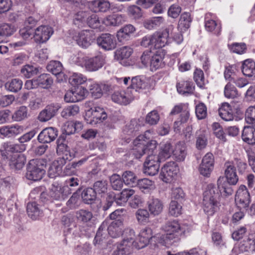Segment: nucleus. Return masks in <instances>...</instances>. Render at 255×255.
<instances>
[{
  "label": "nucleus",
  "mask_w": 255,
  "mask_h": 255,
  "mask_svg": "<svg viewBox=\"0 0 255 255\" xmlns=\"http://www.w3.org/2000/svg\"><path fill=\"white\" fill-rule=\"evenodd\" d=\"M69 83L74 86L81 85L87 81V78L81 73H73L69 79Z\"/></svg>",
  "instance_id": "nucleus-58"
},
{
  "label": "nucleus",
  "mask_w": 255,
  "mask_h": 255,
  "mask_svg": "<svg viewBox=\"0 0 255 255\" xmlns=\"http://www.w3.org/2000/svg\"><path fill=\"white\" fill-rule=\"evenodd\" d=\"M136 185L139 189L144 193H148L155 188L154 182L146 178L138 180Z\"/></svg>",
  "instance_id": "nucleus-36"
},
{
  "label": "nucleus",
  "mask_w": 255,
  "mask_h": 255,
  "mask_svg": "<svg viewBox=\"0 0 255 255\" xmlns=\"http://www.w3.org/2000/svg\"><path fill=\"white\" fill-rule=\"evenodd\" d=\"M46 165V160L42 159L30 160L27 167L26 178L33 181L40 180L45 173Z\"/></svg>",
  "instance_id": "nucleus-8"
},
{
  "label": "nucleus",
  "mask_w": 255,
  "mask_h": 255,
  "mask_svg": "<svg viewBox=\"0 0 255 255\" xmlns=\"http://www.w3.org/2000/svg\"><path fill=\"white\" fill-rule=\"evenodd\" d=\"M111 98L112 101L115 103L123 105H127L129 104L132 99L129 93L124 90L114 92L112 95Z\"/></svg>",
  "instance_id": "nucleus-23"
},
{
  "label": "nucleus",
  "mask_w": 255,
  "mask_h": 255,
  "mask_svg": "<svg viewBox=\"0 0 255 255\" xmlns=\"http://www.w3.org/2000/svg\"><path fill=\"white\" fill-rule=\"evenodd\" d=\"M205 27L207 31L217 36L221 34L222 27L221 22L211 19L207 15L205 17Z\"/></svg>",
  "instance_id": "nucleus-25"
},
{
  "label": "nucleus",
  "mask_w": 255,
  "mask_h": 255,
  "mask_svg": "<svg viewBox=\"0 0 255 255\" xmlns=\"http://www.w3.org/2000/svg\"><path fill=\"white\" fill-rule=\"evenodd\" d=\"M237 69L236 65H231L226 66L224 72V75L226 80L228 81V82L231 83L237 76Z\"/></svg>",
  "instance_id": "nucleus-56"
},
{
  "label": "nucleus",
  "mask_w": 255,
  "mask_h": 255,
  "mask_svg": "<svg viewBox=\"0 0 255 255\" xmlns=\"http://www.w3.org/2000/svg\"><path fill=\"white\" fill-rule=\"evenodd\" d=\"M151 130H147L143 134L138 135L133 141V154L136 158H140L144 154L154 155L157 143L156 140H150L152 137Z\"/></svg>",
  "instance_id": "nucleus-4"
},
{
  "label": "nucleus",
  "mask_w": 255,
  "mask_h": 255,
  "mask_svg": "<svg viewBox=\"0 0 255 255\" xmlns=\"http://www.w3.org/2000/svg\"><path fill=\"white\" fill-rule=\"evenodd\" d=\"M79 112V107L76 105H72L65 107L62 110L61 115L65 119H68L71 116H74Z\"/></svg>",
  "instance_id": "nucleus-55"
},
{
  "label": "nucleus",
  "mask_w": 255,
  "mask_h": 255,
  "mask_svg": "<svg viewBox=\"0 0 255 255\" xmlns=\"http://www.w3.org/2000/svg\"><path fill=\"white\" fill-rule=\"evenodd\" d=\"M24 127L18 124L4 126L0 128V134L6 137H11L21 133Z\"/></svg>",
  "instance_id": "nucleus-22"
},
{
  "label": "nucleus",
  "mask_w": 255,
  "mask_h": 255,
  "mask_svg": "<svg viewBox=\"0 0 255 255\" xmlns=\"http://www.w3.org/2000/svg\"><path fill=\"white\" fill-rule=\"evenodd\" d=\"M123 237L122 241L117 244V248L114 251L113 255H126L130 253L132 247L137 249V243L135 242V232L130 228L126 229L122 234Z\"/></svg>",
  "instance_id": "nucleus-6"
},
{
  "label": "nucleus",
  "mask_w": 255,
  "mask_h": 255,
  "mask_svg": "<svg viewBox=\"0 0 255 255\" xmlns=\"http://www.w3.org/2000/svg\"><path fill=\"white\" fill-rule=\"evenodd\" d=\"M85 115L84 119L87 124L95 125L103 122L107 118V114L103 108L95 105L93 101L85 103Z\"/></svg>",
  "instance_id": "nucleus-7"
},
{
  "label": "nucleus",
  "mask_w": 255,
  "mask_h": 255,
  "mask_svg": "<svg viewBox=\"0 0 255 255\" xmlns=\"http://www.w3.org/2000/svg\"><path fill=\"white\" fill-rule=\"evenodd\" d=\"M87 57L81 52H79L71 56L70 60L72 63L84 67Z\"/></svg>",
  "instance_id": "nucleus-59"
},
{
  "label": "nucleus",
  "mask_w": 255,
  "mask_h": 255,
  "mask_svg": "<svg viewBox=\"0 0 255 255\" xmlns=\"http://www.w3.org/2000/svg\"><path fill=\"white\" fill-rule=\"evenodd\" d=\"M112 188L115 190H120L123 186V181L121 176L117 174H114L110 178Z\"/></svg>",
  "instance_id": "nucleus-60"
},
{
  "label": "nucleus",
  "mask_w": 255,
  "mask_h": 255,
  "mask_svg": "<svg viewBox=\"0 0 255 255\" xmlns=\"http://www.w3.org/2000/svg\"><path fill=\"white\" fill-rule=\"evenodd\" d=\"M98 44L103 49L111 50L117 46V41L114 35L106 33L101 34L97 39Z\"/></svg>",
  "instance_id": "nucleus-14"
},
{
  "label": "nucleus",
  "mask_w": 255,
  "mask_h": 255,
  "mask_svg": "<svg viewBox=\"0 0 255 255\" xmlns=\"http://www.w3.org/2000/svg\"><path fill=\"white\" fill-rule=\"evenodd\" d=\"M53 32L51 27L41 25L34 30V37L37 42L43 43L49 39Z\"/></svg>",
  "instance_id": "nucleus-19"
},
{
  "label": "nucleus",
  "mask_w": 255,
  "mask_h": 255,
  "mask_svg": "<svg viewBox=\"0 0 255 255\" xmlns=\"http://www.w3.org/2000/svg\"><path fill=\"white\" fill-rule=\"evenodd\" d=\"M135 31V27L131 24H127L121 28L117 33V37L119 42L128 40L130 35Z\"/></svg>",
  "instance_id": "nucleus-30"
},
{
  "label": "nucleus",
  "mask_w": 255,
  "mask_h": 255,
  "mask_svg": "<svg viewBox=\"0 0 255 255\" xmlns=\"http://www.w3.org/2000/svg\"><path fill=\"white\" fill-rule=\"evenodd\" d=\"M176 87L178 93L183 95L192 94L195 90L194 84L189 79L179 80Z\"/></svg>",
  "instance_id": "nucleus-21"
},
{
  "label": "nucleus",
  "mask_w": 255,
  "mask_h": 255,
  "mask_svg": "<svg viewBox=\"0 0 255 255\" xmlns=\"http://www.w3.org/2000/svg\"><path fill=\"white\" fill-rule=\"evenodd\" d=\"M40 69L41 68L27 64L22 67L21 73L25 77L29 78L39 73Z\"/></svg>",
  "instance_id": "nucleus-52"
},
{
  "label": "nucleus",
  "mask_w": 255,
  "mask_h": 255,
  "mask_svg": "<svg viewBox=\"0 0 255 255\" xmlns=\"http://www.w3.org/2000/svg\"><path fill=\"white\" fill-rule=\"evenodd\" d=\"M172 153V145L169 142H166L161 146L160 150L157 156L160 162L165 161L171 156Z\"/></svg>",
  "instance_id": "nucleus-40"
},
{
  "label": "nucleus",
  "mask_w": 255,
  "mask_h": 255,
  "mask_svg": "<svg viewBox=\"0 0 255 255\" xmlns=\"http://www.w3.org/2000/svg\"><path fill=\"white\" fill-rule=\"evenodd\" d=\"M28 117V109L22 106L19 107L12 114L11 118L13 121L21 122Z\"/></svg>",
  "instance_id": "nucleus-45"
},
{
  "label": "nucleus",
  "mask_w": 255,
  "mask_h": 255,
  "mask_svg": "<svg viewBox=\"0 0 255 255\" xmlns=\"http://www.w3.org/2000/svg\"><path fill=\"white\" fill-rule=\"evenodd\" d=\"M243 74L249 77H255V61L251 59L244 60L242 63Z\"/></svg>",
  "instance_id": "nucleus-35"
},
{
  "label": "nucleus",
  "mask_w": 255,
  "mask_h": 255,
  "mask_svg": "<svg viewBox=\"0 0 255 255\" xmlns=\"http://www.w3.org/2000/svg\"><path fill=\"white\" fill-rule=\"evenodd\" d=\"M239 249L242 252H250L255 250V233H251L248 238L240 243Z\"/></svg>",
  "instance_id": "nucleus-31"
},
{
  "label": "nucleus",
  "mask_w": 255,
  "mask_h": 255,
  "mask_svg": "<svg viewBox=\"0 0 255 255\" xmlns=\"http://www.w3.org/2000/svg\"><path fill=\"white\" fill-rule=\"evenodd\" d=\"M169 31L164 30L161 32H156L152 35L153 48L156 49H162L168 43Z\"/></svg>",
  "instance_id": "nucleus-18"
},
{
  "label": "nucleus",
  "mask_w": 255,
  "mask_h": 255,
  "mask_svg": "<svg viewBox=\"0 0 255 255\" xmlns=\"http://www.w3.org/2000/svg\"><path fill=\"white\" fill-rule=\"evenodd\" d=\"M27 213L32 220H36L42 213L35 202L28 203L27 205Z\"/></svg>",
  "instance_id": "nucleus-41"
},
{
  "label": "nucleus",
  "mask_w": 255,
  "mask_h": 255,
  "mask_svg": "<svg viewBox=\"0 0 255 255\" xmlns=\"http://www.w3.org/2000/svg\"><path fill=\"white\" fill-rule=\"evenodd\" d=\"M160 162L156 155H149L143 164V173L149 176L156 175L159 171Z\"/></svg>",
  "instance_id": "nucleus-13"
},
{
  "label": "nucleus",
  "mask_w": 255,
  "mask_h": 255,
  "mask_svg": "<svg viewBox=\"0 0 255 255\" xmlns=\"http://www.w3.org/2000/svg\"><path fill=\"white\" fill-rule=\"evenodd\" d=\"M88 83H87L88 86ZM89 92L92 98L95 99L101 98L103 95V91L101 86L96 83H91L88 86Z\"/></svg>",
  "instance_id": "nucleus-54"
},
{
  "label": "nucleus",
  "mask_w": 255,
  "mask_h": 255,
  "mask_svg": "<svg viewBox=\"0 0 255 255\" xmlns=\"http://www.w3.org/2000/svg\"><path fill=\"white\" fill-rule=\"evenodd\" d=\"M87 5L94 12H106L111 7L109 1H88Z\"/></svg>",
  "instance_id": "nucleus-32"
},
{
  "label": "nucleus",
  "mask_w": 255,
  "mask_h": 255,
  "mask_svg": "<svg viewBox=\"0 0 255 255\" xmlns=\"http://www.w3.org/2000/svg\"><path fill=\"white\" fill-rule=\"evenodd\" d=\"M123 223L120 219L113 221L108 228L109 235L113 238L120 237L123 233Z\"/></svg>",
  "instance_id": "nucleus-28"
},
{
  "label": "nucleus",
  "mask_w": 255,
  "mask_h": 255,
  "mask_svg": "<svg viewBox=\"0 0 255 255\" xmlns=\"http://www.w3.org/2000/svg\"><path fill=\"white\" fill-rule=\"evenodd\" d=\"M224 166L226 180L224 177L220 176L218 179L217 185L221 192L223 191L226 195H230L233 193V190L230 186L236 185L239 181V177L233 161H227Z\"/></svg>",
  "instance_id": "nucleus-5"
},
{
  "label": "nucleus",
  "mask_w": 255,
  "mask_h": 255,
  "mask_svg": "<svg viewBox=\"0 0 255 255\" xmlns=\"http://www.w3.org/2000/svg\"><path fill=\"white\" fill-rule=\"evenodd\" d=\"M135 217L139 224L145 225L149 221V214L146 209H138L135 213Z\"/></svg>",
  "instance_id": "nucleus-53"
},
{
  "label": "nucleus",
  "mask_w": 255,
  "mask_h": 255,
  "mask_svg": "<svg viewBox=\"0 0 255 255\" xmlns=\"http://www.w3.org/2000/svg\"><path fill=\"white\" fill-rule=\"evenodd\" d=\"M245 120L248 124L255 126V106H250L246 110Z\"/></svg>",
  "instance_id": "nucleus-64"
},
{
  "label": "nucleus",
  "mask_w": 255,
  "mask_h": 255,
  "mask_svg": "<svg viewBox=\"0 0 255 255\" xmlns=\"http://www.w3.org/2000/svg\"><path fill=\"white\" fill-rule=\"evenodd\" d=\"M38 87L48 89L53 83V79L50 74H42L36 78Z\"/></svg>",
  "instance_id": "nucleus-42"
},
{
  "label": "nucleus",
  "mask_w": 255,
  "mask_h": 255,
  "mask_svg": "<svg viewBox=\"0 0 255 255\" xmlns=\"http://www.w3.org/2000/svg\"><path fill=\"white\" fill-rule=\"evenodd\" d=\"M47 70L55 75L60 76L63 74L62 73L63 66L62 63L58 61H51L47 65Z\"/></svg>",
  "instance_id": "nucleus-46"
},
{
  "label": "nucleus",
  "mask_w": 255,
  "mask_h": 255,
  "mask_svg": "<svg viewBox=\"0 0 255 255\" xmlns=\"http://www.w3.org/2000/svg\"><path fill=\"white\" fill-rule=\"evenodd\" d=\"M224 192H221L213 184H209L203 193L202 208L208 216H213L220 209L221 195Z\"/></svg>",
  "instance_id": "nucleus-2"
},
{
  "label": "nucleus",
  "mask_w": 255,
  "mask_h": 255,
  "mask_svg": "<svg viewBox=\"0 0 255 255\" xmlns=\"http://www.w3.org/2000/svg\"><path fill=\"white\" fill-rule=\"evenodd\" d=\"M163 204L158 199L153 198L148 202V207L151 214L158 215L163 210Z\"/></svg>",
  "instance_id": "nucleus-38"
},
{
  "label": "nucleus",
  "mask_w": 255,
  "mask_h": 255,
  "mask_svg": "<svg viewBox=\"0 0 255 255\" xmlns=\"http://www.w3.org/2000/svg\"><path fill=\"white\" fill-rule=\"evenodd\" d=\"M23 85L22 81L19 79H13L5 84V88L12 92H17L19 91Z\"/></svg>",
  "instance_id": "nucleus-50"
},
{
  "label": "nucleus",
  "mask_w": 255,
  "mask_h": 255,
  "mask_svg": "<svg viewBox=\"0 0 255 255\" xmlns=\"http://www.w3.org/2000/svg\"><path fill=\"white\" fill-rule=\"evenodd\" d=\"M152 238V232L151 228L145 227L142 229L138 235L139 243H137V249H142L146 246Z\"/></svg>",
  "instance_id": "nucleus-27"
},
{
  "label": "nucleus",
  "mask_w": 255,
  "mask_h": 255,
  "mask_svg": "<svg viewBox=\"0 0 255 255\" xmlns=\"http://www.w3.org/2000/svg\"><path fill=\"white\" fill-rule=\"evenodd\" d=\"M179 172V168L175 162H167L161 168L159 177L163 182L171 183L176 179Z\"/></svg>",
  "instance_id": "nucleus-9"
},
{
  "label": "nucleus",
  "mask_w": 255,
  "mask_h": 255,
  "mask_svg": "<svg viewBox=\"0 0 255 255\" xmlns=\"http://www.w3.org/2000/svg\"><path fill=\"white\" fill-rule=\"evenodd\" d=\"M173 157L176 161L181 162L185 160L187 155L186 147L185 144L179 142L172 150Z\"/></svg>",
  "instance_id": "nucleus-34"
},
{
  "label": "nucleus",
  "mask_w": 255,
  "mask_h": 255,
  "mask_svg": "<svg viewBox=\"0 0 255 255\" xmlns=\"http://www.w3.org/2000/svg\"><path fill=\"white\" fill-rule=\"evenodd\" d=\"M215 159L211 152L206 153L202 158L198 170L201 175L205 177H209L214 167Z\"/></svg>",
  "instance_id": "nucleus-10"
},
{
  "label": "nucleus",
  "mask_w": 255,
  "mask_h": 255,
  "mask_svg": "<svg viewBox=\"0 0 255 255\" xmlns=\"http://www.w3.org/2000/svg\"><path fill=\"white\" fill-rule=\"evenodd\" d=\"M182 206L178 201L172 200L169 206V213L173 216L178 217L182 214Z\"/></svg>",
  "instance_id": "nucleus-61"
},
{
  "label": "nucleus",
  "mask_w": 255,
  "mask_h": 255,
  "mask_svg": "<svg viewBox=\"0 0 255 255\" xmlns=\"http://www.w3.org/2000/svg\"><path fill=\"white\" fill-rule=\"evenodd\" d=\"M192 21L190 13L184 12L180 16L178 24V29L181 32H185L190 26Z\"/></svg>",
  "instance_id": "nucleus-37"
},
{
  "label": "nucleus",
  "mask_w": 255,
  "mask_h": 255,
  "mask_svg": "<svg viewBox=\"0 0 255 255\" xmlns=\"http://www.w3.org/2000/svg\"><path fill=\"white\" fill-rule=\"evenodd\" d=\"M140 125L137 124L135 120H132L127 124L123 129V132L125 134L132 136L135 132L139 130Z\"/></svg>",
  "instance_id": "nucleus-48"
},
{
  "label": "nucleus",
  "mask_w": 255,
  "mask_h": 255,
  "mask_svg": "<svg viewBox=\"0 0 255 255\" xmlns=\"http://www.w3.org/2000/svg\"><path fill=\"white\" fill-rule=\"evenodd\" d=\"M122 180L126 185L133 186L136 183V176L133 172L126 171L123 174Z\"/></svg>",
  "instance_id": "nucleus-63"
},
{
  "label": "nucleus",
  "mask_w": 255,
  "mask_h": 255,
  "mask_svg": "<svg viewBox=\"0 0 255 255\" xmlns=\"http://www.w3.org/2000/svg\"><path fill=\"white\" fill-rule=\"evenodd\" d=\"M166 54V51L163 49L158 50L152 54L150 62V69L152 71L162 68L165 64L163 60Z\"/></svg>",
  "instance_id": "nucleus-15"
},
{
  "label": "nucleus",
  "mask_w": 255,
  "mask_h": 255,
  "mask_svg": "<svg viewBox=\"0 0 255 255\" xmlns=\"http://www.w3.org/2000/svg\"><path fill=\"white\" fill-rule=\"evenodd\" d=\"M83 202L86 204H91L96 198L95 190L92 188L85 189L81 194Z\"/></svg>",
  "instance_id": "nucleus-47"
},
{
  "label": "nucleus",
  "mask_w": 255,
  "mask_h": 255,
  "mask_svg": "<svg viewBox=\"0 0 255 255\" xmlns=\"http://www.w3.org/2000/svg\"><path fill=\"white\" fill-rule=\"evenodd\" d=\"M193 79L199 88L204 89L205 88L204 74L201 69L195 68L193 73Z\"/></svg>",
  "instance_id": "nucleus-49"
},
{
  "label": "nucleus",
  "mask_w": 255,
  "mask_h": 255,
  "mask_svg": "<svg viewBox=\"0 0 255 255\" xmlns=\"http://www.w3.org/2000/svg\"><path fill=\"white\" fill-rule=\"evenodd\" d=\"M166 234L162 235L160 238V243L167 246L169 242L175 239H179L182 236H185L191 231L190 226L180 224L177 220L167 221L163 227Z\"/></svg>",
  "instance_id": "nucleus-3"
},
{
  "label": "nucleus",
  "mask_w": 255,
  "mask_h": 255,
  "mask_svg": "<svg viewBox=\"0 0 255 255\" xmlns=\"http://www.w3.org/2000/svg\"><path fill=\"white\" fill-rule=\"evenodd\" d=\"M220 117L224 121H231L234 120V113L231 105L227 103H223L218 110Z\"/></svg>",
  "instance_id": "nucleus-29"
},
{
  "label": "nucleus",
  "mask_w": 255,
  "mask_h": 255,
  "mask_svg": "<svg viewBox=\"0 0 255 255\" xmlns=\"http://www.w3.org/2000/svg\"><path fill=\"white\" fill-rule=\"evenodd\" d=\"M77 44L83 48H87L95 39L93 30H83L76 34L73 37Z\"/></svg>",
  "instance_id": "nucleus-12"
},
{
  "label": "nucleus",
  "mask_w": 255,
  "mask_h": 255,
  "mask_svg": "<svg viewBox=\"0 0 255 255\" xmlns=\"http://www.w3.org/2000/svg\"><path fill=\"white\" fill-rule=\"evenodd\" d=\"M250 195L247 187L241 185L236 192L235 202L237 207L240 209H246L250 203Z\"/></svg>",
  "instance_id": "nucleus-11"
},
{
  "label": "nucleus",
  "mask_w": 255,
  "mask_h": 255,
  "mask_svg": "<svg viewBox=\"0 0 255 255\" xmlns=\"http://www.w3.org/2000/svg\"><path fill=\"white\" fill-rule=\"evenodd\" d=\"M93 214L87 210L80 209L76 212V217L79 222L86 223L91 220Z\"/></svg>",
  "instance_id": "nucleus-51"
},
{
  "label": "nucleus",
  "mask_w": 255,
  "mask_h": 255,
  "mask_svg": "<svg viewBox=\"0 0 255 255\" xmlns=\"http://www.w3.org/2000/svg\"><path fill=\"white\" fill-rule=\"evenodd\" d=\"M88 13L86 11H80L76 13L73 17V24L78 28L85 26Z\"/></svg>",
  "instance_id": "nucleus-39"
},
{
  "label": "nucleus",
  "mask_w": 255,
  "mask_h": 255,
  "mask_svg": "<svg viewBox=\"0 0 255 255\" xmlns=\"http://www.w3.org/2000/svg\"><path fill=\"white\" fill-rule=\"evenodd\" d=\"M15 31L16 28L12 24L7 23L0 24V34L3 37L11 35Z\"/></svg>",
  "instance_id": "nucleus-62"
},
{
  "label": "nucleus",
  "mask_w": 255,
  "mask_h": 255,
  "mask_svg": "<svg viewBox=\"0 0 255 255\" xmlns=\"http://www.w3.org/2000/svg\"><path fill=\"white\" fill-rule=\"evenodd\" d=\"M105 62V58L102 55H98L91 58L87 57L84 67L87 71H96L101 68L104 66Z\"/></svg>",
  "instance_id": "nucleus-17"
},
{
  "label": "nucleus",
  "mask_w": 255,
  "mask_h": 255,
  "mask_svg": "<svg viewBox=\"0 0 255 255\" xmlns=\"http://www.w3.org/2000/svg\"><path fill=\"white\" fill-rule=\"evenodd\" d=\"M133 53V49L128 46H124L115 52V57L118 60H122L128 58Z\"/></svg>",
  "instance_id": "nucleus-43"
},
{
  "label": "nucleus",
  "mask_w": 255,
  "mask_h": 255,
  "mask_svg": "<svg viewBox=\"0 0 255 255\" xmlns=\"http://www.w3.org/2000/svg\"><path fill=\"white\" fill-rule=\"evenodd\" d=\"M127 21V16L125 14H113L104 18L102 23L106 26H118Z\"/></svg>",
  "instance_id": "nucleus-26"
},
{
  "label": "nucleus",
  "mask_w": 255,
  "mask_h": 255,
  "mask_svg": "<svg viewBox=\"0 0 255 255\" xmlns=\"http://www.w3.org/2000/svg\"><path fill=\"white\" fill-rule=\"evenodd\" d=\"M179 114L180 118L182 122H187L190 117V112L188 107L184 104L180 103L174 106L170 113V116H175Z\"/></svg>",
  "instance_id": "nucleus-24"
},
{
  "label": "nucleus",
  "mask_w": 255,
  "mask_h": 255,
  "mask_svg": "<svg viewBox=\"0 0 255 255\" xmlns=\"http://www.w3.org/2000/svg\"><path fill=\"white\" fill-rule=\"evenodd\" d=\"M25 149V146L24 144H12L10 142H4L2 144L1 156L11 168L20 169L26 162L25 156L20 153Z\"/></svg>",
  "instance_id": "nucleus-1"
},
{
  "label": "nucleus",
  "mask_w": 255,
  "mask_h": 255,
  "mask_svg": "<svg viewBox=\"0 0 255 255\" xmlns=\"http://www.w3.org/2000/svg\"><path fill=\"white\" fill-rule=\"evenodd\" d=\"M242 138L248 144L255 145V128L251 126L245 127L242 131Z\"/></svg>",
  "instance_id": "nucleus-33"
},
{
  "label": "nucleus",
  "mask_w": 255,
  "mask_h": 255,
  "mask_svg": "<svg viewBox=\"0 0 255 255\" xmlns=\"http://www.w3.org/2000/svg\"><path fill=\"white\" fill-rule=\"evenodd\" d=\"M227 46L231 53L239 55L244 54L247 51V47L245 43L234 42L231 44H228Z\"/></svg>",
  "instance_id": "nucleus-44"
},
{
  "label": "nucleus",
  "mask_w": 255,
  "mask_h": 255,
  "mask_svg": "<svg viewBox=\"0 0 255 255\" xmlns=\"http://www.w3.org/2000/svg\"><path fill=\"white\" fill-rule=\"evenodd\" d=\"M56 128L48 127L43 129L39 134L37 139L41 143H50L54 141L58 135Z\"/></svg>",
  "instance_id": "nucleus-20"
},
{
  "label": "nucleus",
  "mask_w": 255,
  "mask_h": 255,
  "mask_svg": "<svg viewBox=\"0 0 255 255\" xmlns=\"http://www.w3.org/2000/svg\"><path fill=\"white\" fill-rule=\"evenodd\" d=\"M224 95L227 98L234 99L239 96L237 88L231 83L228 82L224 88Z\"/></svg>",
  "instance_id": "nucleus-57"
},
{
  "label": "nucleus",
  "mask_w": 255,
  "mask_h": 255,
  "mask_svg": "<svg viewBox=\"0 0 255 255\" xmlns=\"http://www.w3.org/2000/svg\"><path fill=\"white\" fill-rule=\"evenodd\" d=\"M60 106L58 103L51 104L46 106L38 115V119L41 122H45L54 117L57 113Z\"/></svg>",
  "instance_id": "nucleus-16"
}]
</instances>
